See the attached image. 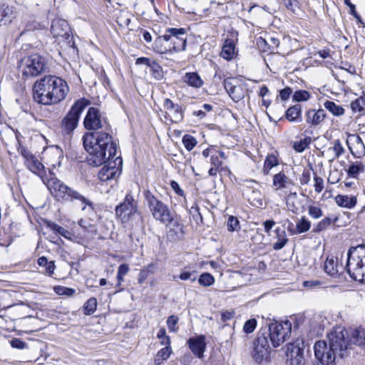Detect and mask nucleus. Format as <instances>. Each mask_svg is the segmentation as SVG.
Instances as JSON below:
<instances>
[{
  "label": "nucleus",
  "instance_id": "obj_1",
  "mask_svg": "<svg viewBox=\"0 0 365 365\" xmlns=\"http://www.w3.org/2000/svg\"><path fill=\"white\" fill-rule=\"evenodd\" d=\"M83 144L88 153L87 162L90 165H101L106 160H110L116 155L117 145L107 133H86L83 136Z\"/></svg>",
  "mask_w": 365,
  "mask_h": 365
},
{
  "label": "nucleus",
  "instance_id": "obj_2",
  "mask_svg": "<svg viewBox=\"0 0 365 365\" xmlns=\"http://www.w3.org/2000/svg\"><path fill=\"white\" fill-rule=\"evenodd\" d=\"M34 99L38 103L49 106L64 100L69 92L66 81L56 76H46L34 85Z\"/></svg>",
  "mask_w": 365,
  "mask_h": 365
},
{
  "label": "nucleus",
  "instance_id": "obj_3",
  "mask_svg": "<svg viewBox=\"0 0 365 365\" xmlns=\"http://www.w3.org/2000/svg\"><path fill=\"white\" fill-rule=\"evenodd\" d=\"M268 335L259 336L253 351V357L257 362H261L267 356L271 349L270 344L274 348L284 343L291 335L292 323L289 320L274 322L269 324Z\"/></svg>",
  "mask_w": 365,
  "mask_h": 365
},
{
  "label": "nucleus",
  "instance_id": "obj_4",
  "mask_svg": "<svg viewBox=\"0 0 365 365\" xmlns=\"http://www.w3.org/2000/svg\"><path fill=\"white\" fill-rule=\"evenodd\" d=\"M186 39L185 29L168 28L165 34L158 36L155 39L153 49L160 54L185 51Z\"/></svg>",
  "mask_w": 365,
  "mask_h": 365
},
{
  "label": "nucleus",
  "instance_id": "obj_5",
  "mask_svg": "<svg viewBox=\"0 0 365 365\" xmlns=\"http://www.w3.org/2000/svg\"><path fill=\"white\" fill-rule=\"evenodd\" d=\"M46 187L51 193L58 201L73 202L77 200L81 206L82 210L86 209V205L93 210V203L86 198L78 191L66 185L58 178L53 177L46 182Z\"/></svg>",
  "mask_w": 365,
  "mask_h": 365
},
{
  "label": "nucleus",
  "instance_id": "obj_6",
  "mask_svg": "<svg viewBox=\"0 0 365 365\" xmlns=\"http://www.w3.org/2000/svg\"><path fill=\"white\" fill-rule=\"evenodd\" d=\"M346 269L353 279L365 284V245L349 249Z\"/></svg>",
  "mask_w": 365,
  "mask_h": 365
},
{
  "label": "nucleus",
  "instance_id": "obj_7",
  "mask_svg": "<svg viewBox=\"0 0 365 365\" xmlns=\"http://www.w3.org/2000/svg\"><path fill=\"white\" fill-rule=\"evenodd\" d=\"M145 198L148 208L152 217L162 224H173L174 226H180L177 220H175L173 215L168 205L158 200L149 190L145 192Z\"/></svg>",
  "mask_w": 365,
  "mask_h": 365
},
{
  "label": "nucleus",
  "instance_id": "obj_8",
  "mask_svg": "<svg viewBox=\"0 0 365 365\" xmlns=\"http://www.w3.org/2000/svg\"><path fill=\"white\" fill-rule=\"evenodd\" d=\"M90 103V101L85 98H82L74 103L62 120L61 127L64 133L70 134L76 129L82 112Z\"/></svg>",
  "mask_w": 365,
  "mask_h": 365
},
{
  "label": "nucleus",
  "instance_id": "obj_9",
  "mask_svg": "<svg viewBox=\"0 0 365 365\" xmlns=\"http://www.w3.org/2000/svg\"><path fill=\"white\" fill-rule=\"evenodd\" d=\"M44 58L37 53L24 57L19 62V68L26 78L35 77L45 69Z\"/></svg>",
  "mask_w": 365,
  "mask_h": 365
},
{
  "label": "nucleus",
  "instance_id": "obj_10",
  "mask_svg": "<svg viewBox=\"0 0 365 365\" xmlns=\"http://www.w3.org/2000/svg\"><path fill=\"white\" fill-rule=\"evenodd\" d=\"M348 331L344 327H336L327 334L329 346L338 354L340 358L346 356V350L350 346L346 339Z\"/></svg>",
  "mask_w": 365,
  "mask_h": 365
},
{
  "label": "nucleus",
  "instance_id": "obj_11",
  "mask_svg": "<svg viewBox=\"0 0 365 365\" xmlns=\"http://www.w3.org/2000/svg\"><path fill=\"white\" fill-rule=\"evenodd\" d=\"M51 33L54 38H61L66 43L74 47L73 37L71 29L68 22L63 19H55L52 21Z\"/></svg>",
  "mask_w": 365,
  "mask_h": 365
},
{
  "label": "nucleus",
  "instance_id": "obj_12",
  "mask_svg": "<svg viewBox=\"0 0 365 365\" xmlns=\"http://www.w3.org/2000/svg\"><path fill=\"white\" fill-rule=\"evenodd\" d=\"M137 212L138 202L134 199L130 192L127 193L123 202L115 207V215L123 222L128 220Z\"/></svg>",
  "mask_w": 365,
  "mask_h": 365
},
{
  "label": "nucleus",
  "instance_id": "obj_13",
  "mask_svg": "<svg viewBox=\"0 0 365 365\" xmlns=\"http://www.w3.org/2000/svg\"><path fill=\"white\" fill-rule=\"evenodd\" d=\"M304 343L301 339L287 345L286 355L291 365H302L304 364Z\"/></svg>",
  "mask_w": 365,
  "mask_h": 365
},
{
  "label": "nucleus",
  "instance_id": "obj_14",
  "mask_svg": "<svg viewBox=\"0 0 365 365\" xmlns=\"http://www.w3.org/2000/svg\"><path fill=\"white\" fill-rule=\"evenodd\" d=\"M314 354L316 358L322 364L329 365L332 364L338 355L325 341H318L314 346Z\"/></svg>",
  "mask_w": 365,
  "mask_h": 365
},
{
  "label": "nucleus",
  "instance_id": "obj_15",
  "mask_svg": "<svg viewBox=\"0 0 365 365\" xmlns=\"http://www.w3.org/2000/svg\"><path fill=\"white\" fill-rule=\"evenodd\" d=\"M107 121L102 118L99 110L94 107L88 108L83 120L84 127L89 130H96L107 125Z\"/></svg>",
  "mask_w": 365,
  "mask_h": 365
},
{
  "label": "nucleus",
  "instance_id": "obj_16",
  "mask_svg": "<svg viewBox=\"0 0 365 365\" xmlns=\"http://www.w3.org/2000/svg\"><path fill=\"white\" fill-rule=\"evenodd\" d=\"M164 108L170 116L172 122L178 123L183 119V110L178 104H175L170 98H165L163 103Z\"/></svg>",
  "mask_w": 365,
  "mask_h": 365
},
{
  "label": "nucleus",
  "instance_id": "obj_17",
  "mask_svg": "<svg viewBox=\"0 0 365 365\" xmlns=\"http://www.w3.org/2000/svg\"><path fill=\"white\" fill-rule=\"evenodd\" d=\"M189 348L198 358H202L205 350V336L201 335L188 340Z\"/></svg>",
  "mask_w": 365,
  "mask_h": 365
},
{
  "label": "nucleus",
  "instance_id": "obj_18",
  "mask_svg": "<svg viewBox=\"0 0 365 365\" xmlns=\"http://www.w3.org/2000/svg\"><path fill=\"white\" fill-rule=\"evenodd\" d=\"M110 164V163H109ZM115 164H116L115 163ZM120 175L118 168L114 165H104L98 172V178L102 182H106L112 179H115Z\"/></svg>",
  "mask_w": 365,
  "mask_h": 365
},
{
  "label": "nucleus",
  "instance_id": "obj_19",
  "mask_svg": "<svg viewBox=\"0 0 365 365\" xmlns=\"http://www.w3.org/2000/svg\"><path fill=\"white\" fill-rule=\"evenodd\" d=\"M272 185L275 190L289 189L293 185V181L284 173L279 172L274 175Z\"/></svg>",
  "mask_w": 365,
  "mask_h": 365
},
{
  "label": "nucleus",
  "instance_id": "obj_20",
  "mask_svg": "<svg viewBox=\"0 0 365 365\" xmlns=\"http://www.w3.org/2000/svg\"><path fill=\"white\" fill-rule=\"evenodd\" d=\"M306 122L312 125H318L320 124L326 117L325 110L319 109L317 110L311 109L307 111L305 114Z\"/></svg>",
  "mask_w": 365,
  "mask_h": 365
},
{
  "label": "nucleus",
  "instance_id": "obj_21",
  "mask_svg": "<svg viewBox=\"0 0 365 365\" xmlns=\"http://www.w3.org/2000/svg\"><path fill=\"white\" fill-rule=\"evenodd\" d=\"M335 202L339 207L351 209L357 203V198L354 195H338L335 197Z\"/></svg>",
  "mask_w": 365,
  "mask_h": 365
},
{
  "label": "nucleus",
  "instance_id": "obj_22",
  "mask_svg": "<svg viewBox=\"0 0 365 365\" xmlns=\"http://www.w3.org/2000/svg\"><path fill=\"white\" fill-rule=\"evenodd\" d=\"M236 55L235 45L232 39H226L220 53V56L225 60L230 61L235 58Z\"/></svg>",
  "mask_w": 365,
  "mask_h": 365
},
{
  "label": "nucleus",
  "instance_id": "obj_23",
  "mask_svg": "<svg viewBox=\"0 0 365 365\" xmlns=\"http://www.w3.org/2000/svg\"><path fill=\"white\" fill-rule=\"evenodd\" d=\"M341 267L338 264V259L334 256H329L324 264V271L330 276L335 277L338 274Z\"/></svg>",
  "mask_w": 365,
  "mask_h": 365
},
{
  "label": "nucleus",
  "instance_id": "obj_24",
  "mask_svg": "<svg viewBox=\"0 0 365 365\" xmlns=\"http://www.w3.org/2000/svg\"><path fill=\"white\" fill-rule=\"evenodd\" d=\"M350 345L351 344L358 346L365 344V329L358 327L351 331V338L349 339Z\"/></svg>",
  "mask_w": 365,
  "mask_h": 365
},
{
  "label": "nucleus",
  "instance_id": "obj_25",
  "mask_svg": "<svg viewBox=\"0 0 365 365\" xmlns=\"http://www.w3.org/2000/svg\"><path fill=\"white\" fill-rule=\"evenodd\" d=\"M184 81L189 86L194 88H200L202 86L203 81L200 76L195 72L186 73Z\"/></svg>",
  "mask_w": 365,
  "mask_h": 365
},
{
  "label": "nucleus",
  "instance_id": "obj_26",
  "mask_svg": "<svg viewBox=\"0 0 365 365\" xmlns=\"http://www.w3.org/2000/svg\"><path fill=\"white\" fill-rule=\"evenodd\" d=\"M177 277L174 276L173 279L176 280ZM178 278L182 281L190 280L192 282H195L197 279V272L195 270H191L187 267H185Z\"/></svg>",
  "mask_w": 365,
  "mask_h": 365
},
{
  "label": "nucleus",
  "instance_id": "obj_27",
  "mask_svg": "<svg viewBox=\"0 0 365 365\" xmlns=\"http://www.w3.org/2000/svg\"><path fill=\"white\" fill-rule=\"evenodd\" d=\"M155 265L152 263L142 268L140 270L138 276V282L140 284H143L150 274H152L155 272Z\"/></svg>",
  "mask_w": 365,
  "mask_h": 365
},
{
  "label": "nucleus",
  "instance_id": "obj_28",
  "mask_svg": "<svg viewBox=\"0 0 365 365\" xmlns=\"http://www.w3.org/2000/svg\"><path fill=\"white\" fill-rule=\"evenodd\" d=\"M301 114V106L296 104L286 111V118L290 122H297Z\"/></svg>",
  "mask_w": 365,
  "mask_h": 365
},
{
  "label": "nucleus",
  "instance_id": "obj_29",
  "mask_svg": "<svg viewBox=\"0 0 365 365\" xmlns=\"http://www.w3.org/2000/svg\"><path fill=\"white\" fill-rule=\"evenodd\" d=\"M275 232L277 235V241L273 244V248L275 250H279L282 249L287 243L288 239L286 237L284 231H281L280 228L277 227L275 230Z\"/></svg>",
  "mask_w": 365,
  "mask_h": 365
},
{
  "label": "nucleus",
  "instance_id": "obj_30",
  "mask_svg": "<svg viewBox=\"0 0 365 365\" xmlns=\"http://www.w3.org/2000/svg\"><path fill=\"white\" fill-rule=\"evenodd\" d=\"M324 106L334 115L339 116L344 114V109L339 105L336 104L333 101H326L324 103Z\"/></svg>",
  "mask_w": 365,
  "mask_h": 365
},
{
  "label": "nucleus",
  "instance_id": "obj_31",
  "mask_svg": "<svg viewBox=\"0 0 365 365\" xmlns=\"http://www.w3.org/2000/svg\"><path fill=\"white\" fill-rule=\"evenodd\" d=\"M364 165L359 161H356L349 165L347 170V174L352 178H356L358 174L364 172Z\"/></svg>",
  "mask_w": 365,
  "mask_h": 365
},
{
  "label": "nucleus",
  "instance_id": "obj_32",
  "mask_svg": "<svg viewBox=\"0 0 365 365\" xmlns=\"http://www.w3.org/2000/svg\"><path fill=\"white\" fill-rule=\"evenodd\" d=\"M279 162L277 158L274 155H268L265 159L264 167H263V173L264 175H268L270 170L278 165Z\"/></svg>",
  "mask_w": 365,
  "mask_h": 365
},
{
  "label": "nucleus",
  "instance_id": "obj_33",
  "mask_svg": "<svg viewBox=\"0 0 365 365\" xmlns=\"http://www.w3.org/2000/svg\"><path fill=\"white\" fill-rule=\"evenodd\" d=\"M311 227L310 222L306 219L304 217H302L300 220L297 222L296 225V231L292 232V235L301 234L305 232H307Z\"/></svg>",
  "mask_w": 365,
  "mask_h": 365
},
{
  "label": "nucleus",
  "instance_id": "obj_34",
  "mask_svg": "<svg viewBox=\"0 0 365 365\" xmlns=\"http://www.w3.org/2000/svg\"><path fill=\"white\" fill-rule=\"evenodd\" d=\"M227 93L235 102H239L244 98L243 88L241 85H237V86L234 87L231 91Z\"/></svg>",
  "mask_w": 365,
  "mask_h": 365
},
{
  "label": "nucleus",
  "instance_id": "obj_35",
  "mask_svg": "<svg viewBox=\"0 0 365 365\" xmlns=\"http://www.w3.org/2000/svg\"><path fill=\"white\" fill-rule=\"evenodd\" d=\"M97 307V300L94 297L88 299L83 305L84 314L91 315L95 312Z\"/></svg>",
  "mask_w": 365,
  "mask_h": 365
},
{
  "label": "nucleus",
  "instance_id": "obj_36",
  "mask_svg": "<svg viewBox=\"0 0 365 365\" xmlns=\"http://www.w3.org/2000/svg\"><path fill=\"white\" fill-rule=\"evenodd\" d=\"M48 227L55 232L56 233H58L65 238L69 239L71 237V232L66 230L64 227L56 224L55 222H49L48 223Z\"/></svg>",
  "mask_w": 365,
  "mask_h": 365
},
{
  "label": "nucleus",
  "instance_id": "obj_37",
  "mask_svg": "<svg viewBox=\"0 0 365 365\" xmlns=\"http://www.w3.org/2000/svg\"><path fill=\"white\" fill-rule=\"evenodd\" d=\"M136 65H146L152 69L155 70V72H158V70L160 69V66L155 61L150 62V58H145V57H140L138 58L135 61ZM158 75H160L159 73H158Z\"/></svg>",
  "mask_w": 365,
  "mask_h": 365
},
{
  "label": "nucleus",
  "instance_id": "obj_38",
  "mask_svg": "<svg viewBox=\"0 0 365 365\" xmlns=\"http://www.w3.org/2000/svg\"><path fill=\"white\" fill-rule=\"evenodd\" d=\"M365 106V94L356 98L351 103V108L353 112H361Z\"/></svg>",
  "mask_w": 365,
  "mask_h": 365
},
{
  "label": "nucleus",
  "instance_id": "obj_39",
  "mask_svg": "<svg viewBox=\"0 0 365 365\" xmlns=\"http://www.w3.org/2000/svg\"><path fill=\"white\" fill-rule=\"evenodd\" d=\"M311 138L305 137L299 141L294 143L293 148L298 153H302L311 143Z\"/></svg>",
  "mask_w": 365,
  "mask_h": 365
},
{
  "label": "nucleus",
  "instance_id": "obj_40",
  "mask_svg": "<svg viewBox=\"0 0 365 365\" xmlns=\"http://www.w3.org/2000/svg\"><path fill=\"white\" fill-rule=\"evenodd\" d=\"M198 282L203 287H209L214 284L215 278L211 274L205 272L200 275Z\"/></svg>",
  "mask_w": 365,
  "mask_h": 365
},
{
  "label": "nucleus",
  "instance_id": "obj_41",
  "mask_svg": "<svg viewBox=\"0 0 365 365\" xmlns=\"http://www.w3.org/2000/svg\"><path fill=\"white\" fill-rule=\"evenodd\" d=\"M311 98V94L305 90H299L294 93L292 99L296 102L307 101Z\"/></svg>",
  "mask_w": 365,
  "mask_h": 365
},
{
  "label": "nucleus",
  "instance_id": "obj_42",
  "mask_svg": "<svg viewBox=\"0 0 365 365\" xmlns=\"http://www.w3.org/2000/svg\"><path fill=\"white\" fill-rule=\"evenodd\" d=\"M182 142L185 148L188 150H192L197 144L196 139L190 135H185L182 137Z\"/></svg>",
  "mask_w": 365,
  "mask_h": 365
},
{
  "label": "nucleus",
  "instance_id": "obj_43",
  "mask_svg": "<svg viewBox=\"0 0 365 365\" xmlns=\"http://www.w3.org/2000/svg\"><path fill=\"white\" fill-rule=\"evenodd\" d=\"M227 226L230 232L238 231L240 228V221L237 217L230 215L228 217Z\"/></svg>",
  "mask_w": 365,
  "mask_h": 365
},
{
  "label": "nucleus",
  "instance_id": "obj_44",
  "mask_svg": "<svg viewBox=\"0 0 365 365\" xmlns=\"http://www.w3.org/2000/svg\"><path fill=\"white\" fill-rule=\"evenodd\" d=\"M331 149L334 153V157L332 160L339 158V156L344 153V148H343L339 140H336L334 141V145Z\"/></svg>",
  "mask_w": 365,
  "mask_h": 365
},
{
  "label": "nucleus",
  "instance_id": "obj_45",
  "mask_svg": "<svg viewBox=\"0 0 365 365\" xmlns=\"http://www.w3.org/2000/svg\"><path fill=\"white\" fill-rule=\"evenodd\" d=\"M257 327V320L255 319H250L245 322L243 326V330L247 334L252 333Z\"/></svg>",
  "mask_w": 365,
  "mask_h": 365
},
{
  "label": "nucleus",
  "instance_id": "obj_46",
  "mask_svg": "<svg viewBox=\"0 0 365 365\" xmlns=\"http://www.w3.org/2000/svg\"><path fill=\"white\" fill-rule=\"evenodd\" d=\"M332 222V220L330 217H326L322 219L320 222H318L315 227L316 232H321L325 229H327L329 226L331 225Z\"/></svg>",
  "mask_w": 365,
  "mask_h": 365
},
{
  "label": "nucleus",
  "instance_id": "obj_47",
  "mask_svg": "<svg viewBox=\"0 0 365 365\" xmlns=\"http://www.w3.org/2000/svg\"><path fill=\"white\" fill-rule=\"evenodd\" d=\"M178 322V317L175 315H171L168 318L166 323L170 331H176L178 330L176 327Z\"/></svg>",
  "mask_w": 365,
  "mask_h": 365
},
{
  "label": "nucleus",
  "instance_id": "obj_48",
  "mask_svg": "<svg viewBox=\"0 0 365 365\" xmlns=\"http://www.w3.org/2000/svg\"><path fill=\"white\" fill-rule=\"evenodd\" d=\"M78 225L81 227H82L86 232H91V233L96 232V227L93 225L91 224L90 222H88L86 220H83L81 219V220H79Z\"/></svg>",
  "mask_w": 365,
  "mask_h": 365
},
{
  "label": "nucleus",
  "instance_id": "obj_49",
  "mask_svg": "<svg viewBox=\"0 0 365 365\" xmlns=\"http://www.w3.org/2000/svg\"><path fill=\"white\" fill-rule=\"evenodd\" d=\"M11 346L13 348L18 349H24L27 348V344L25 341L19 338H14L10 341Z\"/></svg>",
  "mask_w": 365,
  "mask_h": 365
},
{
  "label": "nucleus",
  "instance_id": "obj_50",
  "mask_svg": "<svg viewBox=\"0 0 365 365\" xmlns=\"http://www.w3.org/2000/svg\"><path fill=\"white\" fill-rule=\"evenodd\" d=\"M309 215L314 218L318 219L322 216V211L321 208L317 206H309Z\"/></svg>",
  "mask_w": 365,
  "mask_h": 365
},
{
  "label": "nucleus",
  "instance_id": "obj_51",
  "mask_svg": "<svg viewBox=\"0 0 365 365\" xmlns=\"http://www.w3.org/2000/svg\"><path fill=\"white\" fill-rule=\"evenodd\" d=\"M55 291L58 294H65L71 296L75 293V290L71 288L58 286L55 288Z\"/></svg>",
  "mask_w": 365,
  "mask_h": 365
},
{
  "label": "nucleus",
  "instance_id": "obj_52",
  "mask_svg": "<svg viewBox=\"0 0 365 365\" xmlns=\"http://www.w3.org/2000/svg\"><path fill=\"white\" fill-rule=\"evenodd\" d=\"M314 190L317 193H320L324 189V180L321 177L314 176Z\"/></svg>",
  "mask_w": 365,
  "mask_h": 365
},
{
  "label": "nucleus",
  "instance_id": "obj_53",
  "mask_svg": "<svg viewBox=\"0 0 365 365\" xmlns=\"http://www.w3.org/2000/svg\"><path fill=\"white\" fill-rule=\"evenodd\" d=\"M311 180V172L309 170L304 169L299 178L300 183L302 185H307Z\"/></svg>",
  "mask_w": 365,
  "mask_h": 365
},
{
  "label": "nucleus",
  "instance_id": "obj_54",
  "mask_svg": "<svg viewBox=\"0 0 365 365\" xmlns=\"http://www.w3.org/2000/svg\"><path fill=\"white\" fill-rule=\"evenodd\" d=\"M235 82H236V79H235L233 78H228L224 81V87H225L227 93L231 91V90L234 87L237 86V85L235 84Z\"/></svg>",
  "mask_w": 365,
  "mask_h": 365
},
{
  "label": "nucleus",
  "instance_id": "obj_55",
  "mask_svg": "<svg viewBox=\"0 0 365 365\" xmlns=\"http://www.w3.org/2000/svg\"><path fill=\"white\" fill-rule=\"evenodd\" d=\"M172 349L170 346H165L164 348L161 349L157 353L159 356L162 358V359H168L171 354Z\"/></svg>",
  "mask_w": 365,
  "mask_h": 365
},
{
  "label": "nucleus",
  "instance_id": "obj_56",
  "mask_svg": "<svg viewBox=\"0 0 365 365\" xmlns=\"http://www.w3.org/2000/svg\"><path fill=\"white\" fill-rule=\"evenodd\" d=\"M292 93V90L289 87H286L279 91V97L282 101L287 100Z\"/></svg>",
  "mask_w": 365,
  "mask_h": 365
},
{
  "label": "nucleus",
  "instance_id": "obj_57",
  "mask_svg": "<svg viewBox=\"0 0 365 365\" xmlns=\"http://www.w3.org/2000/svg\"><path fill=\"white\" fill-rule=\"evenodd\" d=\"M283 4L288 9L292 11H295L298 5V2L295 0H283Z\"/></svg>",
  "mask_w": 365,
  "mask_h": 365
},
{
  "label": "nucleus",
  "instance_id": "obj_58",
  "mask_svg": "<svg viewBox=\"0 0 365 365\" xmlns=\"http://www.w3.org/2000/svg\"><path fill=\"white\" fill-rule=\"evenodd\" d=\"M210 163L213 167L219 168L222 165V162L220 160L218 155L211 154Z\"/></svg>",
  "mask_w": 365,
  "mask_h": 365
},
{
  "label": "nucleus",
  "instance_id": "obj_59",
  "mask_svg": "<svg viewBox=\"0 0 365 365\" xmlns=\"http://www.w3.org/2000/svg\"><path fill=\"white\" fill-rule=\"evenodd\" d=\"M56 269V265L53 261L48 262L45 266V273L51 276L53 274Z\"/></svg>",
  "mask_w": 365,
  "mask_h": 365
},
{
  "label": "nucleus",
  "instance_id": "obj_60",
  "mask_svg": "<svg viewBox=\"0 0 365 365\" xmlns=\"http://www.w3.org/2000/svg\"><path fill=\"white\" fill-rule=\"evenodd\" d=\"M235 315L234 311H226L221 313V319L222 322H227L233 318Z\"/></svg>",
  "mask_w": 365,
  "mask_h": 365
},
{
  "label": "nucleus",
  "instance_id": "obj_61",
  "mask_svg": "<svg viewBox=\"0 0 365 365\" xmlns=\"http://www.w3.org/2000/svg\"><path fill=\"white\" fill-rule=\"evenodd\" d=\"M170 186L178 195L182 196L184 195L183 190L180 188L179 184L176 181H171Z\"/></svg>",
  "mask_w": 365,
  "mask_h": 365
},
{
  "label": "nucleus",
  "instance_id": "obj_62",
  "mask_svg": "<svg viewBox=\"0 0 365 365\" xmlns=\"http://www.w3.org/2000/svg\"><path fill=\"white\" fill-rule=\"evenodd\" d=\"M130 270V267L127 264H120L118 269V274L125 276Z\"/></svg>",
  "mask_w": 365,
  "mask_h": 365
},
{
  "label": "nucleus",
  "instance_id": "obj_63",
  "mask_svg": "<svg viewBox=\"0 0 365 365\" xmlns=\"http://www.w3.org/2000/svg\"><path fill=\"white\" fill-rule=\"evenodd\" d=\"M264 227V232L267 234L269 233L270 230L275 225V222L274 220H267L263 223Z\"/></svg>",
  "mask_w": 365,
  "mask_h": 365
},
{
  "label": "nucleus",
  "instance_id": "obj_64",
  "mask_svg": "<svg viewBox=\"0 0 365 365\" xmlns=\"http://www.w3.org/2000/svg\"><path fill=\"white\" fill-rule=\"evenodd\" d=\"M160 340V344L165 346H170V339L166 335L163 336L161 339H158Z\"/></svg>",
  "mask_w": 365,
  "mask_h": 365
}]
</instances>
